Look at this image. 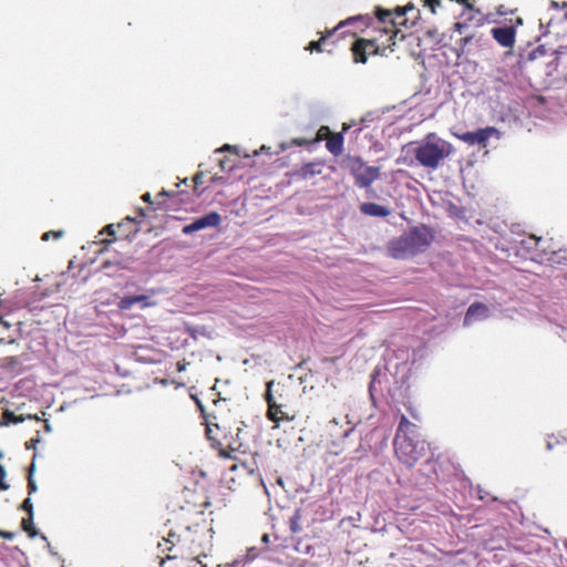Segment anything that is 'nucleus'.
Segmentation results:
<instances>
[{
    "instance_id": "f257e3e1",
    "label": "nucleus",
    "mask_w": 567,
    "mask_h": 567,
    "mask_svg": "<svg viewBox=\"0 0 567 567\" xmlns=\"http://www.w3.org/2000/svg\"><path fill=\"white\" fill-rule=\"evenodd\" d=\"M393 444L398 460L408 467H413L425 454V441L420 440L416 424L405 415L401 416Z\"/></svg>"
},
{
    "instance_id": "f03ea898",
    "label": "nucleus",
    "mask_w": 567,
    "mask_h": 567,
    "mask_svg": "<svg viewBox=\"0 0 567 567\" xmlns=\"http://www.w3.org/2000/svg\"><path fill=\"white\" fill-rule=\"evenodd\" d=\"M433 241L430 228L415 227L389 244L390 256L395 259H406L425 251Z\"/></svg>"
},
{
    "instance_id": "7ed1b4c3",
    "label": "nucleus",
    "mask_w": 567,
    "mask_h": 567,
    "mask_svg": "<svg viewBox=\"0 0 567 567\" xmlns=\"http://www.w3.org/2000/svg\"><path fill=\"white\" fill-rule=\"evenodd\" d=\"M374 127H371V125L364 120L361 118L359 123L352 121L350 123H343L342 125V132H331V130L328 126H321L317 135L313 140L310 142H343L344 135H348L350 140H372L374 138L373 135ZM291 142H309L305 138H293Z\"/></svg>"
},
{
    "instance_id": "20e7f679",
    "label": "nucleus",
    "mask_w": 567,
    "mask_h": 567,
    "mask_svg": "<svg viewBox=\"0 0 567 567\" xmlns=\"http://www.w3.org/2000/svg\"><path fill=\"white\" fill-rule=\"evenodd\" d=\"M395 37L396 31L388 37L386 42H382L381 44L378 43V39H357L351 45L353 61L355 63H365L369 54L383 55L386 49L393 51V47L395 45Z\"/></svg>"
},
{
    "instance_id": "39448f33",
    "label": "nucleus",
    "mask_w": 567,
    "mask_h": 567,
    "mask_svg": "<svg viewBox=\"0 0 567 567\" xmlns=\"http://www.w3.org/2000/svg\"><path fill=\"white\" fill-rule=\"evenodd\" d=\"M347 166L360 188L370 187L380 177V167L369 166L360 157L347 156Z\"/></svg>"
},
{
    "instance_id": "423d86ee",
    "label": "nucleus",
    "mask_w": 567,
    "mask_h": 567,
    "mask_svg": "<svg viewBox=\"0 0 567 567\" xmlns=\"http://www.w3.org/2000/svg\"><path fill=\"white\" fill-rule=\"evenodd\" d=\"M450 153L445 144H420L415 151V158L424 167L436 168Z\"/></svg>"
},
{
    "instance_id": "0eeeda50",
    "label": "nucleus",
    "mask_w": 567,
    "mask_h": 567,
    "mask_svg": "<svg viewBox=\"0 0 567 567\" xmlns=\"http://www.w3.org/2000/svg\"><path fill=\"white\" fill-rule=\"evenodd\" d=\"M363 17L361 16H358V17H351L344 21H341L339 22V24L333 28L332 30H328L326 31L324 33L321 34L320 39L317 40V41H311L309 42V44L306 47V50L308 51H316V52H323V51H327L329 53L332 52V49H329V48H326L330 44V39H332L333 37H336L337 34V31L339 29H342L343 27L348 25V24H352L359 20H362Z\"/></svg>"
},
{
    "instance_id": "6e6552de",
    "label": "nucleus",
    "mask_w": 567,
    "mask_h": 567,
    "mask_svg": "<svg viewBox=\"0 0 567 567\" xmlns=\"http://www.w3.org/2000/svg\"><path fill=\"white\" fill-rule=\"evenodd\" d=\"M215 156L221 171L231 172L238 165L239 148L234 144H224L215 151Z\"/></svg>"
},
{
    "instance_id": "1a4fd4ad",
    "label": "nucleus",
    "mask_w": 567,
    "mask_h": 567,
    "mask_svg": "<svg viewBox=\"0 0 567 567\" xmlns=\"http://www.w3.org/2000/svg\"><path fill=\"white\" fill-rule=\"evenodd\" d=\"M523 24V19L517 17L515 23L501 28H493L491 34L493 39L503 48L512 49L516 41V27Z\"/></svg>"
},
{
    "instance_id": "9d476101",
    "label": "nucleus",
    "mask_w": 567,
    "mask_h": 567,
    "mask_svg": "<svg viewBox=\"0 0 567 567\" xmlns=\"http://www.w3.org/2000/svg\"><path fill=\"white\" fill-rule=\"evenodd\" d=\"M221 223V216L217 212H209L194 219L190 224L183 227V234L190 235L195 231H199L209 227H217Z\"/></svg>"
},
{
    "instance_id": "9b49d317",
    "label": "nucleus",
    "mask_w": 567,
    "mask_h": 567,
    "mask_svg": "<svg viewBox=\"0 0 567 567\" xmlns=\"http://www.w3.org/2000/svg\"><path fill=\"white\" fill-rule=\"evenodd\" d=\"M138 305L141 309L156 306V301L152 300L147 295L125 296L117 303L120 310H128L133 306Z\"/></svg>"
},
{
    "instance_id": "f8f14e48",
    "label": "nucleus",
    "mask_w": 567,
    "mask_h": 567,
    "mask_svg": "<svg viewBox=\"0 0 567 567\" xmlns=\"http://www.w3.org/2000/svg\"><path fill=\"white\" fill-rule=\"evenodd\" d=\"M489 309L484 303L475 302L471 305L464 317V326H471L474 322L487 319Z\"/></svg>"
},
{
    "instance_id": "ddd939ff",
    "label": "nucleus",
    "mask_w": 567,
    "mask_h": 567,
    "mask_svg": "<svg viewBox=\"0 0 567 567\" xmlns=\"http://www.w3.org/2000/svg\"><path fill=\"white\" fill-rule=\"evenodd\" d=\"M375 13H377L378 21L380 23L384 24V32H385V34H388V37L390 34H393L394 31H396V33L399 32V30L395 28L396 23L393 20L392 11L378 8Z\"/></svg>"
},
{
    "instance_id": "4468645a",
    "label": "nucleus",
    "mask_w": 567,
    "mask_h": 567,
    "mask_svg": "<svg viewBox=\"0 0 567 567\" xmlns=\"http://www.w3.org/2000/svg\"><path fill=\"white\" fill-rule=\"evenodd\" d=\"M360 209L364 215L373 217H386L390 215L388 207L375 203H364L361 205Z\"/></svg>"
},
{
    "instance_id": "2eb2a0df",
    "label": "nucleus",
    "mask_w": 567,
    "mask_h": 567,
    "mask_svg": "<svg viewBox=\"0 0 567 567\" xmlns=\"http://www.w3.org/2000/svg\"><path fill=\"white\" fill-rule=\"evenodd\" d=\"M2 419H3V424L4 425L22 423L25 420H37V421H40V417L38 415H35V414H27V415L18 416V415H16L13 412H11L9 410L3 412Z\"/></svg>"
},
{
    "instance_id": "dca6fc26",
    "label": "nucleus",
    "mask_w": 567,
    "mask_h": 567,
    "mask_svg": "<svg viewBox=\"0 0 567 567\" xmlns=\"http://www.w3.org/2000/svg\"><path fill=\"white\" fill-rule=\"evenodd\" d=\"M493 132H496V130L493 127H488L486 130H481L475 134L466 133L462 136V138L465 142H477V143L486 142V140L489 137V134Z\"/></svg>"
},
{
    "instance_id": "f3484780",
    "label": "nucleus",
    "mask_w": 567,
    "mask_h": 567,
    "mask_svg": "<svg viewBox=\"0 0 567 567\" xmlns=\"http://www.w3.org/2000/svg\"><path fill=\"white\" fill-rule=\"evenodd\" d=\"M322 172V165L319 163H310L302 166L300 169V176L303 179H308L315 175H319Z\"/></svg>"
},
{
    "instance_id": "a211bd4d",
    "label": "nucleus",
    "mask_w": 567,
    "mask_h": 567,
    "mask_svg": "<svg viewBox=\"0 0 567 567\" xmlns=\"http://www.w3.org/2000/svg\"><path fill=\"white\" fill-rule=\"evenodd\" d=\"M301 518H302L301 509L297 508L293 512L292 516L289 518V529L292 534H299L302 530L301 525H300Z\"/></svg>"
},
{
    "instance_id": "6ab92c4d",
    "label": "nucleus",
    "mask_w": 567,
    "mask_h": 567,
    "mask_svg": "<svg viewBox=\"0 0 567 567\" xmlns=\"http://www.w3.org/2000/svg\"><path fill=\"white\" fill-rule=\"evenodd\" d=\"M279 413H282L281 411V405L277 404V403H272V404H268V412H267V416L269 420L278 423L279 422V417H278V414Z\"/></svg>"
},
{
    "instance_id": "aec40b11",
    "label": "nucleus",
    "mask_w": 567,
    "mask_h": 567,
    "mask_svg": "<svg viewBox=\"0 0 567 567\" xmlns=\"http://www.w3.org/2000/svg\"><path fill=\"white\" fill-rule=\"evenodd\" d=\"M2 367L11 371H17L20 368V361L17 357H8L3 359Z\"/></svg>"
},
{
    "instance_id": "412c9836",
    "label": "nucleus",
    "mask_w": 567,
    "mask_h": 567,
    "mask_svg": "<svg viewBox=\"0 0 567 567\" xmlns=\"http://www.w3.org/2000/svg\"><path fill=\"white\" fill-rule=\"evenodd\" d=\"M23 529L29 534L31 538L37 535V530L33 526V516H29L28 518L22 519Z\"/></svg>"
},
{
    "instance_id": "4be33fe9",
    "label": "nucleus",
    "mask_w": 567,
    "mask_h": 567,
    "mask_svg": "<svg viewBox=\"0 0 567 567\" xmlns=\"http://www.w3.org/2000/svg\"><path fill=\"white\" fill-rule=\"evenodd\" d=\"M274 384H275L274 380L268 381L266 384L267 389H266L265 400L268 404L276 403L274 400L272 392H271V388Z\"/></svg>"
},
{
    "instance_id": "5701e85b",
    "label": "nucleus",
    "mask_w": 567,
    "mask_h": 567,
    "mask_svg": "<svg viewBox=\"0 0 567 567\" xmlns=\"http://www.w3.org/2000/svg\"><path fill=\"white\" fill-rule=\"evenodd\" d=\"M326 146L334 156H340L343 153V144H326Z\"/></svg>"
},
{
    "instance_id": "b1692460",
    "label": "nucleus",
    "mask_w": 567,
    "mask_h": 567,
    "mask_svg": "<svg viewBox=\"0 0 567 567\" xmlns=\"http://www.w3.org/2000/svg\"><path fill=\"white\" fill-rule=\"evenodd\" d=\"M7 472L6 468L0 465V492L9 489V484L6 483Z\"/></svg>"
},
{
    "instance_id": "393cba45",
    "label": "nucleus",
    "mask_w": 567,
    "mask_h": 567,
    "mask_svg": "<svg viewBox=\"0 0 567 567\" xmlns=\"http://www.w3.org/2000/svg\"><path fill=\"white\" fill-rule=\"evenodd\" d=\"M63 236V231L62 230H55V231H47L42 235V240L47 241L49 240L51 237H54L55 239H59Z\"/></svg>"
},
{
    "instance_id": "a878e982",
    "label": "nucleus",
    "mask_w": 567,
    "mask_h": 567,
    "mask_svg": "<svg viewBox=\"0 0 567 567\" xmlns=\"http://www.w3.org/2000/svg\"><path fill=\"white\" fill-rule=\"evenodd\" d=\"M425 6H427L431 12L434 14L436 12V7L441 4V0H424Z\"/></svg>"
},
{
    "instance_id": "bb28decb",
    "label": "nucleus",
    "mask_w": 567,
    "mask_h": 567,
    "mask_svg": "<svg viewBox=\"0 0 567 567\" xmlns=\"http://www.w3.org/2000/svg\"><path fill=\"white\" fill-rule=\"evenodd\" d=\"M22 508L29 513V516H33V504L30 498L24 499Z\"/></svg>"
},
{
    "instance_id": "cd10ccee",
    "label": "nucleus",
    "mask_w": 567,
    "mask_h": 567,
    "mask_svg": "<svg viewBox=\"0 0 567 567\" xmlns=\"http://www.w3.org/2000/svg\"><path fill=\"white\" fill-rule=\"evenodd\" d=\"M412 8H413V6H405V7H403V8L398 7V8L395 9V14H396V17L402 18V17H404V16H405V13H406L409 10H411Z\"/></svg>"
},
{
    "instance_id": "c85d7f7f",
    "label": "nucleus",
    "mask_w": 567,
    "mask_h": 567,
    "mask_svg": "<svg viewBox=\"0 0 567 567\" xmlns=\"http://www.w3.org/2000/svg\"><path fill=\"white\" fill-rule=\"evenodd\" d=\"M40 442V439H32L25 443V447L28 450L35 449L37 444Z\"/></svg>"
},
{
    "instance_id": "c756f323",
    "label": "nucleus",
    "mask_w": 567,
    "mask_h": 567,
    "mask_svg": "<svg viewBox=\"0 0 567 567\" xmlns=\"http://www.w3.org/2000/svg\"><path fill=\"white\" fill-rule=\"evenodd\" d=\"M28 487H29L30 493H33L37 491L35 482L31 477L29 478Z\"/></svg>"
},
{
    "instance_id": "7c9ffc66",
    "label": "nucleus",
    "mask_w": 567,
    "mask_h": 567,
    "mask_svg": "<svg viewBox=\"0 0 567 567\" xmlns=\"http://www.w3.org/2000/svg\"><path fill=\"white\" fill-rule=\"evenodd\" d=\"M142 200L145 202V203L152 204V196H151V194L150 193L143 194Z\"/></svg>"
},
{
    "instance_id": "2f4dec72",
    "label": "nucleus",
    "mask_w": 567,
    "mask_h": 567,
    "mask_svg": "<svg viewBox=\"0 0 567 567\" xmlns=\"http://www.w3.org/2000/svg\"><path fill=\"white\" fill-rule=\"evenodd\" d=\"M0 536L7 539H12L14 535L10 532H0Z\"/></svg>"
},
{
    "instance_id": "473e14b6",
    "label": "nucleus",
    "mask_w": 567,
    "mask_h": 567,
    "mask_svg": "<svg viewBox=\"0 0 567 567\" xmlns=\"http://www.w3.org/2000/svg\"><path fill=\"white\" fill-rule=\"evenodd\" d=\"M158 196L172 197V196H174V192H168L166 189H162L161 193L158 194Z\"/></svg>"
},
{
    "instance_id": "72a5a7b5",
    "label": "nucleus",
    "mask_w": 567,
    "mask_h": 567,
    "mask_svg": "<svg viewBox=\"0 0 567 567\" xmlns=\"http://www.w3.org/2000/svg\"><path fill=\"white\" fill-rule=\"evenodd\" d=\"M105 231H106L109 235H112V236H113V235L115 234L114 225H112V224H111V225H107V226L105 227Z\"/></svg>"
},
{
    "instance_id": "f704fd0d",
    "label": "nucleus",
    "mask_w": 567,
    "mask_h": 567,
    "mask_svg": "<svg viewBox=\"0 0 567 567\" xmlns=\"http://www.w3.org/2000/svg\"><path fill=\"white\" fill-rule=\"evenodd\" d=\"M539 240H540L539 238L530 237V238L528 239V243H529V244H533L534 246H537V245H538V243H539Z\"/></svg>"
},
{
    "instance_id": "c9c22d12",
    "label": "nucleus",
    "mask_w": 567,
    "mask_h": 567,
    "mask_svg": "<svg viewBox=\"0 0 567 567\" xmlns=\"http://www.w3.org/2000/svg\"><path fill=\"white\" fill-rule=\"evenodd\" d=\"M200 179H202V174H197V175H195V177H194V183H195L196 185H198V184L200 183Z\"/></svg>"
},
{
    "instance_id": "e433bc0d",
    "label": "nucleus",
    "mask_w": 567,
    "mask_h": 567,
    "mask_svg": "<svg viewBox=\"0 0 567 567\" xmlns=\"http://www.w3.org/2000/svg\"><path fill=\"white\" fill-rule=\"evenodd\" d=\"M261 542L265 543V544H268L269 543V535L268 534H264L262 537H261Z\"/></svg>"
},
{
    "instance_id": "4c0bfd02",
    "label": "nucleus",
    "mask_w": 567,
    "mask_h": 567,
    "mask_svg": "<svg viewBox=\"0 0 567 567\" xmlns=\"http://www.w3.org/2000/svg\"><path fill=\"white\" fill-rule=\"evenodd\" d=\"M44 430L48 433H50L52 431V427H51L50 423L45 422Z\"/></svg>"
},
{
    "instance_id": "58836bf2",
    "label": "nucleus",
    "mask_w": 567,
    "mask_h": 567,
    "mask_svg": "<svg viewBox=\"0 0 567 567\" xmlns=\"http://www.w3.org/2000/svg\"><path fill=\"white\" fill-rule=\"evenodd\" d=\"M540 49H542V47H538L535 51H533V52L530 53V59H535V58H536V52H537V51H540Z\"/></svg>"
},
{
    "instance_id": "ea45409f",
    "label": "nucleus",
    "mask_w": 567,
    "mask_h": 567,
    "mask_svg": "<svg viewBox=\"0 0 567 567\" xmlns=\"http://www.w3.org/2000/svg\"><path fill=\"white\" fill-rule=\"evenodd\" d=\"M338 423H339V422H338V420H337V419H333V420H331V421H330V425H338Z\"/></svg>"
},
{
    "instance_id": "a19ab883",
    "label": "nucleus",
    "mask_w": 567,
    "mask_h": 567,
    "mask_svg": "<svg viewBox=\"0 0 567 567\" xmlns=\"http://www.w3.org/2000/svg\"><path fill=\"white\" fill-rule=\"evenodd\" d=\"M351 431H352V429H350V430L346 431V432L343 433V436H348V435L350 434V432H351Z\"/></svg>"
},
{
    "instance_id": "79ce46f5",
    "label": "nucleus",
    "mask_w": 567,
    "mask_h": 567,
    "mask_svg": "<svg viewBox=\"0 0 567 567\" xmlns=\"http://www.w3.org/2000/svg\"><path fill=\"white\" fill-rule=\"evenodd\" d=\"M120 266H121L122 268H124V269H128V267H127L126 265L122 264V262L120 264Z\"/></svg>"
},
{
    "instance_id": "37998d69",
    "label": "nucleus",
    "mask_w": 567,
    "mask_h": 567,
    "mask_svg": "<svg viewBox=\"0 0 567 567\" xmlns=\"http://www.w3.org/2000/svg\"><path fill=\"white\" fill-rule=\"evenodd\" d=\"M33 470H34V464L31 465L30 473H32Z\"/></svg>"
},
{
    "instance_id": "c03bdc74",
    "label": "nucleus",
    "mask_w": 567,
    "mask_h": 567,
    "mask_svg": "<svg viewBox=\"0 0 567 567\" xmlns=\"http://www.w3.org/2000/svg\"><path fill=\"white\" fill-rule=\"evenodd\" d=\"M2 457H3V453H2V452H0V458H2Z\"/></svg>"
}]
</instances>
